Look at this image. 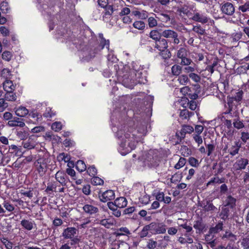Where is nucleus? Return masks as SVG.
<instances>
[{
  "instance_id": "31",
  "label": "nucleus",
  "mask_w": 249,
  "mask_h": 249,
  "mask_svg": "<svg viewBox=\"0 0 249 249\" xmlns=\"http://www.w3.org/2000/svg\"><path fill=\"white\" fill-rule=\"evenodd\" d=\"M218 63H212L211 66H207L204 70L201 71L202 75L203 77H206L208 76H210L214 71V68Z\"/></svg>"
},
{
  "instance_id": "52",
  "label": "nucleus",
  "mask_w": 249,
  "mask_h": 249,
  "mask_svg": "<svg viewBox=\"0 0 249 249\" xmlns=\"http://www.w3.org/2000/svg\"><path fill=\"white\" fill-rule=\"evenodd\" d=\"M187 162V160L184 157H180L178 162L175 165L176 169H179L184 166Z\"/></svg>"
},
{
  "instance_id": "62",
  "label": "nucleus",
  "mask_w": 249,
  "mask_h": 249,
  "mask_svg": "<svg viewBox=\"0 0 249 249\" xmlns=\"http://www.w3.org/2000/svg\"><path fill=\"white\" fill-rule=\"evenodd\" d=\"M193 31L200 35H203L205 33V30L200 25L195 26L193 28Z\"/></svg>"
},
{
  "instance_id": "25",
  "label": "nucleus",
  "mask_w": 249,
  "mask_h": 249,
  "mask_svg": "<svg viewBox=\"0 0 249 249\" xmlns=\"http://www.w3.org/2000/svg\"><path fill=\"white\" fill-rule=\"evenodd\" d=\"M16 137L22 141H24L29 137V132L23 129H18L15 132Z\"/></svg>"
},
{
  "instance_id": "32",
  "label": "nucleus",
  "mask_w": 249,
  "mask_h": 249,
  "mask_svg": "<svg viewBox=\"0 0 249 249\" xmlns=\"http://www.w3.org/2000/svg\"><path fill=\"white\" fill-rule=\"evenodd\" d=\"M16 115L20 117H24L29 114V110L25 107L20 106L15 108Z\"/></svg>"
},
{
  "instance_id": "10",
  "label": "nucleus",
  "mask_w": 249,
  "mask_h": 249,
  "mask_svg": "<svg viewBox=\"0 0 249 249\" xmlns=\"http://www.w3.org/2000/svg\"><path fill=\"white\" fill-rule=\"evenodd\" d=\"M190 90L188 91L187 98L192 100H195L198 98V94L200 91V87L198 84L192 85L189 87Z\"/></svg>"
},
{
  "instance_id": "63",
  "label": "nucleus",
  "mask_w": 249,
  "mask_h": 249,
  "mask_svg": "<svg viewBox=\"0 0 249 249\" xmlns=\"http://www.w3.org/2000/svg\"><path fill=\"white\" fill-rule=\"evenodd\" d=\"M181 71V67L180 66L175 65L172 67V72L174 75H178Z\"/></svg>"
},
{
  "instance_id": "26",
  "label": "nucleus",
  "mask_w": 249,
  "mask_h": 249,
  "mask_svg": "<svg viewBox=\"0 0 249 249\" xmlns=\"http://www.w3.org/2000/svg\"><path fill=\"white\" fill-rule=\"evenodd\" d=\"M232 125L233 129L235 128L237 129H240L245 127L243 120L240 119L239 114L237 116L234 117V119L233 120L232 123Z\"/></svg>"
},
{
  "instance_id": "30",
  "label": "nucleus",
  "mask_w": 249,
  "mask_h": 249,
  "mask_svg": "<svg viewBox=\"0 0 249 249\" xmlns=\"http://www.w3.org/2000/svg\"><path fill=\"white\" fill-rule=\"evenodd\" d=\"M243 93L242 89H238L232 91L231 97L233 98L236 103H239L242 100Z\"/></svg>"
},
{
  "instance_id": "64",
  "label": "nucleus",
  "mask_w": 249,
  "mask_h": 249,
  "mask_svg": "<svg viewBox=\"0 0 249 249\" xmlns=\"http://www.w3.org/2000/svg\"><path fill=\"white\" fill-rule=\"evenodd\" d=\"M241 245L244 249H249V238H243L241 241Z\"/></svg>"
},
{
  "instance_id": "41",
  "label": "nucleus",
  "mask_w": 249,
  "mask_h": 249,
  "mask_svg": "<svg viewBox=\"0 0 249 249\" xmlns=\"http://www.w3.org/2000/svg\"><path fill=\"white\" fill-rule=\"evenodd\" d=\"M130 234V232L126 227H121L119 229L117 230V231L113 233V234L116 235V236L128 235Z\"/></svg>"
},
{
  "instance_id": "46",
  "label": "nucleus",
  "mask_w": 249,
  "mask_h": 249,
  "mask_svg": "<svg viewBox=\"0 0 249 249\" xmlns=\"http://www.w3.org/2000/svg\"><path fill=\"white\" fill-rule=\"evenodd\" d=\"M76 169L80 172L85 171L87 169V166L84 161L78 160L75 164Z\"/></svg>"
},
{
  "instance_id": "19",
  "label": "nucleus",
  "mask_w": 249,
  "mask_h": 249,
  "mask_svg": "<svg viewBox=\"0 0 249 249\" xmlns=\"http://www.w3.org/2000/svg\"><path fill=\"white\" fill-rule=\"evenodd\" d=\"M98 2L99 6L101 7L104 8L106 11L105 15L103 16V18L105 21L107 22V19L106 16L109 14L108 0H98Z\"/></svg>"
},
{
  "instance_id": "36",
  "label": "nucleus",
  "mask_w": 249,
  "mask_h": 249,
  "mask_svg": "<svg viewBox=\"0 0 249 249\" xmlns=\"http://www.w3.org/2000/svg\"><path fill=\"white\" fill-rule=\"evenodd\" d=\"M241 144L239 143V142H235L234 145H232V146L229 149V153L232 156H234L238 153Z\"/></svg>"
},
{
  "instance_id": "18",
  "label": "nucleus",
  "mask_w": 249,
  "mask_h": 249,
  "mask_svg": "<svg viewBox=\"0 0 249 249\" xmlns=\"http://www.w3.org/2000/svg\"><path fill=\"white\" fill-rule=\"evenodd\" d=\"M55 178L56 181L59 182L62 186L66 185L67 177L64 172L60 171H57L55 174Z\"/></svg>"
},
{
  "instance_id": "34",
  "label": "nucleus",
  "mask_w": 249,
  "mask_h": 249,
  "mask_svg": "<svg viewBox=\"0 0 249 249\" xmlns=\"http://www.w3.org/2000/svg\"><path fill=\"white\" fill-rule=\"evenodd\" d=\"M83 209L85 213L89 214H95L98 212V208L89 204L85 205L83 207Z\"/></svg>"
},
{
  "instance_id": "49",
  "label": "nucleus",
  "mask_w": 249,
  "mask_h": 249,
  "mask_svg": "<svg viewBox=\"0 0 249 249\" xmlns=\"http://www.w3.org/2000/svg\"><path fill=\"white\" fill-rule=\"evenodd\" d=\"M246 65L238 66L236 68L235 71L238 74H244L249 70V63H246Z\"/></svg>"
},
{
  "instance_id": "50",
  "label": "nucleus",
  "mask_w": 249,
  "mask_h": 249,
  "mask_svg": "<svg viewBox=\"0 0 249 249\" xmlns=\"http://www.w3.org/2000/svg\"><path fill=\"white\" fill-rule=\"evenodd\" d=\"M5 99L8 101H15L17 96L16 93L14 91L6 92L5 94Z\"/></svg>"
},
{
  "instance_id": "14",
  "label": "nucleus",
  "mask_w": 249,
  "mask_h": 249,
  "mask_svg": "<svg viewBox=\"0 0 249 249\" xmlns=\"http://www.w3.org/2000/svg\"><path fill=\"white\" fill-rule=\"evenodd\" d=\"M7 125L10 127L19 126L23 127L25 125V124L23 119L14 116L11 121H8Z\"/></svg>"
},
{
  "instance_id": "13",
  "label": "nucleus",
  "mask_w": 249,
  "mask_h": 249,
  "mask_svg": "<svg viewBox=\"0 0 249 249\" xmlns=\"http://www.w3.org/2000/svg\"><path fill=\"white\" fill-rule=\"evenodd\" d=\"M77 230L74 227H67L64 229L62 233L64 239H68L72 238L76 234Z\"/></svg>"
},
{
  "instance_id": "29",
  "label": "nucleus",
  "mask_w": 249,
  "mask_h": 249,
  "mask_svg": "<svg viewBox=\"0 0 249 249\" xmlns=\"http://www.w3.org/2000/svg\"><path fill=\"white\" fill-rule=\"evenodd\" d=\"M21 145L24 149L28 150L34 149L36 146L35 142L30 138L23 141Z\"/></svg>"
},
{
  "instance_id": "44",
  "label": "nucleus",
  "mask_w": 249,
  "mask_h": 249,
  "mask_svg": "<svg viewBox=\"0 0 249 249\" xmlns=\"http://www.w3.org/2000/svg\"><path fill=\"white\" fill-rule=\"evenodd\" d=\"M182 177V173L178 172L172 176L170 178L171 182L174 184L179 182L181 180Z\"/></svg>"
},
{
  "instance_id": "42",
  "label": "nucleus",
  "mask_w": 249,
  "mask_h": 249,
  "mask_svg": "<svg viewBox=\"0 0 249 249\" xmlns=\"http://www.w3.org/2000/svg\"><path fill=\"white\" fill-rule=\"evenodd\" d=\"M194 115V112L189 111L187 109L181 110L179 113V116L183 119H189L191 116Z\"/></svg>"
},
{
  "instance_id": "11",
  "label": "nucleus",
  "mask_w": 249,
  "mask_h": 249,
  "mask_svg": "<svg viewBox=\"0 0 249 249\" xmlns=\"http://www.w3.org/2000/svg\"><path fill=\"white\" fill-rule=\"evenodd\" d=\"M206 224L202 217H198V219L194 222L193 227L196 230V233H202L206 230Z\"/></svg>"
},
{
  "instance_id": "51",
  "label": "nucleus",
  "mask_w": 249,
  "mask_h": 249,
  "mask_svg": "<svg viewBox=\"0 0 249 249\" xmlns=\"http://www.w3.org/2000/svg\"><path fill=\"white\" fill-rule=\"evenodd\" d=\"M133 27L139 30H143L145 28V23L141 20L135 21L133 24Z\"/></svg>"
},
{
  "instance_id": "23",
  "label": "nucleus",
  "mask_w": 249,
  "mask_h": 249,
  "mask_svg": "<svg viewBox=\"0 0 249 249\" xmlns=\"http://www.w3.org/2000/svg\"><path fill=\"white\" fill-rule=\"evenodd\" d=\"M20 225L23 229L27 231H31L34 228V225H36V224L32 219H24L21 221Z\"/></svg>"
},
{
  "instance_id": "39",
  "label": "nucleus",
  "mask_w": 249,
  "mask_h": 249,
  "mask_svg": "<svg viewBox=\"0 0 249 249\" xmlns=\"http://www.w3.org/2000/svg\"><path fill=\"white\" fill-rule=\"evenodd\" d=\"M155 233L163 234L166 232V226L163 223H156Z\"/></svg>"
},
{
  "instance_id": "12",
  "label": "nucleus",
  "mask_w": 249,
  "mask_h": 249,
  "mask_svg": "<svg viewBox=\"0 0 249 249\" xmlns=\"http://www.w3.org/2000/svg\"><path fill=\"white\" fill-rule=\"evenodd\" d=\"M191 19L196 22H200L202 24H205L208 22L209 18L205 13L200 12H196Z\"/></svg>"
},
{
  "instance_id": "2",
  "label": "nucleus",
  "mask_w": 249,
  "mask_h": 249,
  "mask_svg": "<svg viewBox=\"0 0 249 249\" xmlns=\"http://www.w3.org/2000/svg\"><path fill=\"white\" fill-rule=\"evenodd\" d=\"M51 159L46 155H39L34 163L36 174L40 178L44 177L50 166Z\"/></svg>"
},
{
  "instance_id": "17",
  "label": "nucleus",
  "mask_w": 249,
  "mask_h": 249,
  "mask_svg": "<svg viewBox=\"0 0 249 249\" xmlns=\"http://www.w3.org/2000/svg\"><path fill=\"white\" fill-rule=\"evenodd\" d=\"M236 199L231 195H228L224 201V207L233 209L235 207Z\"/></svg>"
},
{
  "instance_id": "3",
  "label": "nucleus",
  "mask_w": 249,
  "mask_h": 249,
  "mask_svg": "<svg viewBox=\"0 0 249 249\" xmlns=\"http://www.w3.org/2000/svg\"><path fill=\"white\" fill-rule=\"evenodd\" d=\"M238 112L231 111L230 110H224L220 115L221 120L223 122L225 126V131L229 135H232L234 133V129L232 126L233 120L235 116H237Z\"/></svg>"
},
{
  "instance_id": "43",
  "label": "nucleus",
  "mask_w": 249,
  "mask_h": 249,
  "mask_svg": "<svg viewBox=\"0 0 249 249\" xmlns=\"http://www.w3.org/2000/svg\"><path fill=\"white\" fill-rule=\"evenodd\" d=\"M180 151L181 155L183 156L184 158L190 156L192 153L191 149L185 145H183L181 146Z\"/></svg>"
},
{
  "instance_id": "57",
  "label": "nucleus",
  "mask_w": 249,
  "mask_h": 249,
  "mask_svg": "<svg viewBox=\"0 0 249 249\" xmlns=\"http://www.w3.org/2000/svg\"><path fill=\"white\" fill-rule=\"evenodd\" d=\"M3 205L5 209L9 212H12L15 209V207L14 206V205L11 204L8 201H4L3 203Z\"/></svg>"
},
{
  "instance_id": "20",
  "label": "nucleus",
  "mask_w": 249,
  "mask_h": 249,
  "mask_svg": "<svg viewBox=\"0 0 249 249\" xmlns=\"http://www.w3.org/2000/svg\"><path fill=\"white\" fill-rule=\"evenodd\" d=\"M111 204L120 209L124 208L127 206V201L124 197H119L115 199L114 202H112Z\"/></svg>"
},
{
  "instance_id": "28",
  "label": "nucleus",
  "mask_w": 249,
  "mask_h": 249,
  "mask_svg": "<svg viewBox=\"0 0 249 249\" xmlns=\"http://www.w3.org/2000/svg\"><path fill=\"white\" fill-rule=\"evenodd\" d=\"M8 152L17 156H20L23 153L22 151L21 146L18 147L14 144L9 146Z\"/></svg>"
},
{
  "instance_id": "37",
  "label": "nucleus",
  "mask_w": 249,
  "mask_h": 249,
  "mask_svg": "<svg viewBox=\"0 0 249 249\" xmlns=\"http://www.w3.org/2000/svg\"><path fill=\"white\" fill-rule=\"evenodd\" d=\"M188 163L195 168H198L200 166V161L194 157H189L187 160Z\"/></svg>"
},
{
  "instance_id": "55",
  "label": "nucleus",
  "mask_w": 249,
  "mask_h": 249,
  "mask_svg": "<svg viewBox=\"0 0 249 249\" xmlns=\"http://www.w3.org/2000/svg\"><path fill=\"white\" fill-rule=\"evenodd\" d=\"M0 9L3 13H8L10 11V8L9 6L8 2L3 1L0 3Z\"/></svg>"
},
{
  "instance_id": "58",
  "label": "nucleus",
  "mask_w": 249,
  "mask_h": 249,
  "mask_svg": "<svg viewBox=\"0 0 249 249\" xmlns=\"http://www.w3.org/2000/svg\"><path fill=\"white\" fill-rule=\"evenodd\" d=\"M157 246V242L152 238L148 239L146 247L149 249H154Z\"/></svg>"
},
{
  "instance_id": "7",
  "label": "nucleus",
  "mask_w": 249,
  "mask_h": 249,
  "mask_svg": "<svg viewBox=\"0 0 249 249\" xmlns=\"http://www.w3.org/2000/svg\"><path fill=\"white\" fill-rule=\"evenodd\" d=\"M220 10L223 14L231 16L234 13L235 8L233 4L226 2L221 4Z\"/></svg>"
},
{
  "instance_id": "56",
  "label": "nucleus",
  "mask_w": 249,
  "mask_h": 249,
  "mask_svg": "<svg viewBox=\"0 0 249 249\" xmlns=\"http://www.w3.org/2000/svg\"><path fill=\"white\" fill-rule=\"evenodd\" d=\"M91 182L93 185H100L104 183V180L97 176H93L91 180Z\"/></svg>"
},
{
  "instance_id": "9",
  "label": "nucleus",
  "mask_w": 249,
  "mask_h": 249,
  "mask_svg": "<svg viewBox=\"0 0 249 249\" xmlns=\"http://www.w3.org/2000/svg\"><path fill=\"white\" fill-rule=\"evenodd\" d=\"M189 54V51L184 47L180 48L177 53V56L181 59V62H192L188 58Z\"/></svg>"
},
{
  "instance_id": "38",
  "label": "nucleus",
  "mask_w": 249,
  "mask_h": 249,
  "mask_svg": "<svg viewBox=\"0 0 249 249\" xmlns=\"http://www.w3.org/2000/svg\"><path fill=\"white\" fill-rule=\"evenodd\" d=\"M2 147L0 148V166H4L8 163L10 158L3 154L2 151Z\"/></svg>"
},
{
  "instance_id": "53",
  "label": "nucleus",
  "mask_w": 249,
  "mask_h": 249,
  "mask_svg": "<svg viewBox=\"0 0 249 249\" xmlns=\"http://www.w3.org/2000/svg\"><path fill=\"white\" fill-rule=\"evenodd\" d=\"M148 25L150 28L156 27L158 25V21L155 17H149L147 19Z\"/></svg>"
},
{
  "instance_id": "33",
  "label": "nucleus",
  "mask_w": 249,
  "mask_h": 249,
  "mask_svg": "<svg viewBox=\"0 0 249 249\" xmlns=\"http://www.w3.org/2000/svg\"><path fill=\"white\" fill-rule=\"evenodd\" d=\"M121 3V1L120 0H114V3L110 5V10L112 11V13L119 14V11L122 9Z\"/></svg>"
},
{
  "instance_id": "5",
  "label": "nucleus",
  "mask_w": 249,
  "mask_h": 249,
  "mask_svg": "<svg viewBox=\"0 0 249 249\" xmlns=\"http://www.w3.org/2000/svg\"><path fill=\"white\" fill-rule=\"evenodd\" d=\"M194 130L193 127L190 125L184 124L182 125L181 129L178 131L176 133V137L177 139L176 144L183 143L186 135L192 133L194 132Z\"/></svg>"
},
{
  "instance_id": "59",
  "label": "nucleus",
  "mask_w": 249,
  "mask_h": 249,
  "mask_svg": "<svg viewBox=\"0 0 249 249\" xmlns=\"http://www.w3.org/2000/svg\"><path fill=\"white\" fill-rule=\"evenodd\" d=\"M87 172L90 177H93L96 175L97 170L94 165H92L88 167L87 169Z\"/></svg>"
},
{
  "instance_id": "60",
  "label": "nucleus",
  "mask_w": 249,
  "mask_h": 249,
  "mask_svg": "<svg viewBox=\"0 0 249 249\" xmlns=\"http://www.w3.org/2000/svg\"><path fill=\"white\" fill-rule=\"evenodd\" d=\"M69 239L70 240H68L67 242L69 243L70 246H74L76 245H78L80 241V238H78L77 236H74L72 238Z\"/></svg>"
},
{
  "instance_id": "27",
  "label": "nucleus",
  "mask_w": 249,
  "mask_h": 249,
  "mask_svg": "<svg viewBox=\"0 0 249 249\" xmlns=\"http://www.w3.org/2000/svg\"><path fill=\"white\" fill-rule=\"evenodd\" d=\"M16 86V85L14 84L12 81L7 79L3 83V89L6 92L14 91L15 89Z\"/></svg>"
},
{
  "instance_id": "54",
  "label": "nucleus",
  "mask_w": 249,
  "mask_h": 249,
  "mask_svg": "<svg viewBox=\"0 0 249 249\" xmlns=\"http://www.w3.org/2000/svg\"><path fill=\"white\" fill-rule=\"evenodd\" d=\"M19 194L23 196H26L29 198H31L33 196V190H25L21 189L19 190Z\"/></svg>"
},
{
  "instance_id": "24",
  "label": "nucleus",
  "mask_w": 249,
  "mask_h": 249,
  "mask_svg": "<svg viewBox=\"0 0 249 249\" xmlns=\"http://www.w3.org/2000/svg\"><path fill=\"white\" fill-rule=\"evenodd\" d=\"M227 102L225 104L224 110H230L231 111H233L234 107H236V103L233 98L230 96H227Z\"/></svg>"
},
{
  "instance_id": "16",
  "label": "nucleus",
  "mask_w": 249,
  "mask_h": 249,
  "mask_svg": "<svg viewBox=\"0 0 249 249\" xmlns=\"http://www.w3.org/2000/svg\"><path fill=\"white\" fill-rule=\"evenodd\" d=\"M248 164L249 160L247 159L241 158L236 161L234 166L236 170H242L245 169Z\"/></svg>"
},
{
  "instance_id": "40",
  "label": "nucleus",
  "mask_w": 249,
  "mask_h": 249,
  "mask_svg": "<svg viewBox=\"0 0 249 249\" xmlns=\"http://www.w3.org/2000/svg\"><path fill=\"white\" fill-rule=\"evenodd\" d=\"M230 213V208L224 206L219 214V216L222 219L225 221L229 218Z\"/></svg>"
},
{
  "instance_id": "21",
  "label": "nucleus",
  "mask_w": 249,
  "mask_h": 249,
  "mask_svg": "<svg viewBox=\"0 0 249 249\" xmlns=\"http://www.w3.org/2000/svg\"><path fill=\"white\" fill-rule=\"evenodd\" d=\"M168 47L167 40L165 38H160L156 42L155 47L160 51H165Z\"/></svg>"
},
{
  "instance_id": "45",
  "label": "nucleus",
  "mask_w": 249,
  "mask_h": 249,
  "mask_svg": "<svg viewBox=\"0 0 249 249\" xmlns=\"http://www.w3.org/2000/svg\"><path fill=\"white\" fill-rule=\"evenodd\" d=\"M56 185L52 182H49L47 184V186L45 190V193L49 196L53 195V192L55 191Z\"/></svg>"
},
{
  "instance_id": "4",
  "label": "nucleus",
  "mask_w": 249,
  "mask_h": 249,
  "mask_svg": "<svg viewBox=\"0 0 249 249\" xmlns=\"http://www.w3.org/2000/svg\"><path fill=\"white\" fill-rule=\"evenodd\" d=\"M161 35L164 38H167L168 42L173 44V46L178 45L180 43L178 35L176 31L171 29H165L162 31Z\"/></svg>"
},
{
  "instance_id": "47",
  "label": "nucleus",
  "mask_w": 249,
  "mask_h": 249,
  "mask_svg": "<svg viewBox=\"0 0 249 249\" xmlns=\"http://www.w3.org/2000/svg\"><path fill=\"white\" fill-rule=\"evenodd\" d=\"M149 36L151 38L155 40L156 42L161 38V36H162L161 33H160L157 30H153L151 31Z\"/></svg>"
},
{
  "instance_id": "35",
  "label": "nucleus",
  "mask_w": 249,
  "mask_h": 249,
  "mask_svg": "<svg viewBox=\"0 0 249 249\" xmlns=\"http://www.w3.org/2000/svg\"><path fill=\"white\" fill-rule=\"evenodd\" d=\"M223 222H219L214 227H211L209 231L210 234L217 233L223 230Z\"/></svg>"
},
{
  "instance_id": "48",
  "label": "nucleus",
  "mask_w": 249,
  "mask_h": 249,
  "mask_svg": "<svg viewBox=\"0 0 249 249\" xmlns=\"http://www.w3.org/2000/svg\"><path fill=\"white\" fill-rule=\"evenodd\" d=\"M112 202L110 201V210L112 211V214L117 217H119L121 216V212L119 207L115 206L112 204Z\"/></svg>"
},
{
  "instance_id": "1",
  "label": "nucleus",
  "mask_w": 249,
  "mask_h": 249,
  "mask_svg": "<svg viewBox=\"0 0 249 249\" xmlns=\"http://www.w3.org/2000/svg\"><path fill=\"white\" fill-rule=\"evenodd\" d=\"M116 75L126 87L144 83L148 67L140 63H119L114 65Z\"/></svg>"
},
{
  "instance_id": "8",
  "label": "nucleus",
  "mask_w": 249,
  "mask_h": 249,
  "mask_svg": "<svg viewBox=\"0 0 249 249\" xmlns=\"http://www.w3.org/2000/svg\"><path fill=\"white\" fill-rule=\"evenodd\" d=\"M101 201L104 204H101L100 207L104 211H107L109 208V196L108 190L103 192L101 195L99 194Z\"/></svg>"
},
{
  "instance_id": "15",
  "label": "nucleus",
  "mask_w": 249,
  "mask_h": 249,
  "mask_svg": "<svg viewBox=\"0 0 249 249\" xmlns=\"http://www.w3.org/2000/svg\"><path fill=\"white\" fill-rule=\"evenodd\" d=\"M156 200L159 202H163L164 203L168 204L171 202V197L169 196H165L163 192H158L155 194Z\"/></svg>"
},
{
  "instance_id": "61",
  "label": "nucleus",
  "mask_w": 249,
  "mask_h": 249,
  "mask_svg": "<svg viewBox=\"0 0 249 249\" xmlns=\"http://www.w3.org/2000/svg\"><path fill=\"white\" fill-rule=\"evenodd\" d=\"M62 127V125L60 122H55L53 123L52 125V129L56 132H58L61 130Z\"/></svg>"
},
{
  "instance_id": "22",
  "label": "nucleus",
  "mask_w": 249,
  "mask_h": 249,
  "mask_svg": "<svg viewBox=\"0 0 249 249\" xmlns=\"http://www.w3.org/2000/svg\"><path fill=\"white\" fill-rule=\"evenodd\" d=\"M29 117L35 124L41 122L42 119L41 114L36 110L29 113Z\"/></svg>"
},
{
  "instance_id": "6",
  "label": "nucleus",
  "mask_w": 249,
  "mask_h": 249,
  "mask_svg": "<svg viewBox=\"0 0 249 249\" xmlns=\"http://www.w3.org/2000/svg\"><path fill=\"white\" fill-rule=\"evenodd\" d=\"M39 2H43L42 5H40L39 8L42 14L44 16H47L49 18H51V14L53 12V5L50 4L49 5V1L48 0H37Z\"/></svg>"
}]
</instances>
